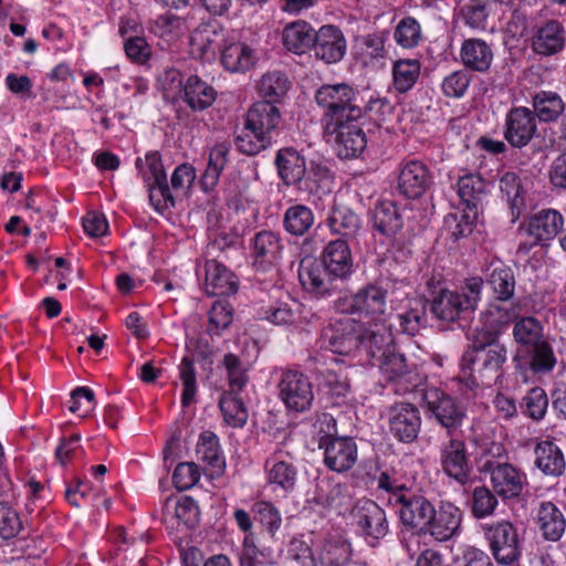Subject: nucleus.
<instances>
[{"label":"nucleus","instance_id":"aec40b11","mask_svg":"<svg viewBox=\"0 0 566 566\" xmlns=\"http://www.w3.org/2000/svg\"><path fill=\"white\" fill-rule=\"evenodd\" d=\"M564 227L563 216L555 209H543L533 214L525 226H521L536 242L555 238Z\"/></svg>","mask_w":566,"mask_h":566},{"label":"nucleus","instance_id":"7ed1b4c3","mask_svg":"<svg viewBox=\"0 0 566 566\" xmlns=\"http://www.w3.org/2000/svg\"><path fill=\"white\" fill-rule=\"evenodd\" d=\"M483 281L472 277L467 281L462 292L441 289L431 301L430 310L434 317L442 323H453L465 313L475 310Z\"/></svg>","mask_w":566,"mask_h":566},{"label":"nucleus","instance_id":"5701e85b","mask_svg":"<svg viewBox=\"0 0 566 566\" xmlns=\"http://www.w3.org/2000/svg\"><path fill=\"white\" fill-rule=\"evenodd\" d=\"M462 512L452 503L442 504L438 511L434 510V516L431 517L427 533H430L438 541L451 538L460 528Z\"/></svg>","mask_w":566,"mask_h":566},{"label":"nucleus","instance_id":"f8f14e48","mask_svg":"<svg viewBox=\"0 0 566 566\" xmlns=\"http://www.w3.org/2000/svg\"><path fill=\"white\" fill-rule=\"evenodd\" d=\"M432 185L433 176L423 163L411 160L400 168L397 189L407 199L422 197Z\"/></svg>","mask_w":566,"mask_h":566},{"label":"nucleus","instance_id":"13d9d810","mask_svg":"<svg viewBox=\"0 0 566 566\" xmlns=\"http://www.w3.org/2000/svg\"><path fill=\"white\" fill-rule=\"evenodd\" d=\"M158 84L165 99L176 102L182 97L185 84L182 82L181 73L178 70H165L158 77Z\"/></svg>","mask_w":566,"mask_h":566},{"label":"nucleus","instance_id":"ddd939ff","mask_svg":"<svg viewBox=\"0 0 566 566\" xmlns=\"http://www.w3.org/2000/svg\"><path fill=\"white\" fill-rule=\"evenodd\" d=\"M318 343L322 349L331 350L338 355H348L357 348L355 321L345 318L325 326L321 332Z\"/></svg>","mask_w":566,"mask_h":566},{"label":"nucleus","instance_id":"dca6fc26","mask_svg":"<svg viewBox=\"0 0 566 566\" xmlns=\"http://www.w3.org/2000/svg\"><path fill=\"white\" fill-rule=\"evenodd\" d=\"M346 40L343 32L334 25H323L315 32L312 50L316 59L333 64L339 62L346 53Z\"/></svg>","mask_w":566,"mask_h":566},{"label":"nucleus","instance_id":"473e14b6","mask_svg":"<svg viewBox=\"0 0 566 566\" xmlns=\"http://www.w3.org/2000/svg\"><path fill=\"white\" fill-rule=\"evenodd\" d=\"M461 59L467 67L485 72L493 61V52L486 42L479 39H469L462 44Z\"/></svg>","mask_w":566,"mask_h":566},{"label":"nucleus","instance_id":"9d476101","mask_svg":"<svg viewBox=\"0 0 566 566\" xmlns=\"http://www.w3.org/2000/svg\"><path fill=\"white\" fill-rule=\"evenodd\" d=\"M355 524L361 533L373 541L384 538L389 524L385 511L371 500H360L352 511Z\"/></svg>","mask_w":566,"mask_h":566},{"label":"nucleus","instance_id":"72a5a7b5","mask_svg":"<svg viewBox=\"0 0 566 566\" xmlns=\"http://www.w3.org/2000/svg\"><path fill=\"white\" fill-rule=\"evenodd\" d=\"M486 188V182L478 175L470 174L458 180V195L465 208L474 213L482 208Z\"/></svg>","mask_w":566,"mask_h":566},{"label":"nucleus","instance_id":"2eb2a0df","mask_svg":"<svg viewBox=\"0 0 566 566\" xmlns=\"http://www.w3.org/2000/svg\"><path fill=\"white\" fill-rule=\"evenodd\" d=\"M392 335L382 323L375 322L357 329V347L363 348L370 357V364L384 357L394 347Z\"/></svg>","mask_w":566,"mask_h":566},{"label":"nucleus","instance_id":"f03ea898","mask_svg":"<svg viewBox=\"0 0 566 566\" xmlns=\"http://www.w3.org/2000/svg\"><path fill=\"white\" fill-rule=\"evenodd\" d=\"M507 352L504 345H493L492 349L464 352L461 360L460 379L470 389L490 387L502 376V366Z\"/></svg>","mask_w":566,"mask_h":566},{"label":"nucleus","instance_id":"052dcab7","mask_svg":"<svg viewBox=\"0 0 566 566\" xmlns=\"http://www.w3.org/2000/svg\"><path fill=\"white\" fill-rule=\"evenodd\" d=\"M401 332L408 335H416L427 326V313L422 304L412 307L398 315Z\"/></svg>","mask_w":566,"mask_h":566},{"label":"nucleus","instance_id":"49530a36","mask_svg":"<svg viewBox=\"0 0 566 566\" xmlns=\"http://www.w3.org/2000/svg\"><path fill=\"white\" fill-rule=\"evenodd\" d=\"M526 360L535 374L549 373L556 365V357L546 338L526 348Z\"/></svg>","mask_w":566,"mask_h":566},{"label":"nucleus","instance_id":"f3484780","mask_svg":"<svg viewBox=\"0 0 566 566\" xmlns=\"http://www.w3.org/2000/svg\"><path fill=\"white\" fill-rule=\"evenodd\" d=\"M357 120L344 119L334 124L333 133L336 134V150L342 158L358 157L366 148V135Z\"/></svg>","mask_w":566,"mask_h":566},{"label":"nucleus","instance_id":"7c9ffc66","mask_svg":"<svg viewBox=\"0 0 566 566\" xmlns=\"http://www.w3.org/2000/svg\"><path fill=\"white\" fill-rule=\"evenodd\" d=\"M345 499V485L337 483L329 478H321L316 480L310 503L323 509H337L344 504Z\"/></svg>","mask_w":566,"mask_h":566},{"label":"nucleus","instance_id":"6e6552de","mask_svg":"<svg viewBox=\"0 0 566 566\" xmlns=\"http://www.w3.org/2000/svg\"><path fill=\"white\" fill-rule=\"evenodd\" d=\"M480 471L490 474L494 492L503 499L520 496L526 484L525 475L507 462L488 459Z\"/></svg>","mask_w":566,"mask_h":566},{"label":"nucleus","instance_id":"a211bd4d","mask_svg":"<svg viewBox=\"0 0 566 566\" xmlns=\"http://www.w3.org/2000/svg\"><path fill=\"white\" fill-rule=\"evenodd\" d=\"M390 431L401 442H412L419 433L421 418L418 409L407 402H400L390 409Z\"/></svg>","mask_w":566,"mask_h":566},{"label":"nucleus","instance_id":"6ab92c4d","mask_svg":"<svg viewBox=\"0 0 566 566\" xmlns=\"http://www.w3.org/2000/svg\"><path fill=\"white\" fill-rule=\"evenodd\" d=\"M441 465L443 471L461 484L470 479L471 468L467 455V447L462 440L450 439L441 448Z\"/></svg>","mask_w":566,"mask_h":566},{"label":"nucleus","instance_id":"4468645a","mask_svg":"<svg viewBox=\"0 0 566 566\" xmlns=\"http://www.w3.org/2000/svg\"><path fill=\"white\" fill-rule=\"evenodd\" d=\"M401 505L400 520L405 526L427 533L431 517L434 516V507L430 501L421 495L400 494L396 500Z\"/></svg>","mask_w":566,"mask_h":566},{"label":"nucleus","instance_id":"3c124183","mask_svg":"<svg viewBox=\"0 0 566 566\" xmlns=\"http://www.w3.org/2000/svg\"><path fill=\"white\" fill-rule=\"evenodd\" d=\"M223 42L222 32L211 25H202L195 30L191 35L192 45L197 46L201 55H214Z\"/></svg>","mask_w":566,"mask_h":566},{"label":"nucleus","instance_id":"69168bd1","mask_svg":"<svg viewBox=\"0 0 566 566\" xmlns=\"http://www.w3.org/2000/svg\"><path fill=\"white\" fill-rule=\"evenodd\" d=\"M461 14L468 25L484 29L488 11L484 0H469L462 8Z\"/></svg>","mask_w":566,"mask_h":566},{"label":"nucleus","instance_id":"6e6d98bb","mask_svg":"<svg viewBox=\"0 0 566 566\" xmlns=\"http://www.w3.org/2000/svg\"><path fill=\"white\" fill-rule=\"evenodd\" d=\"M497 506L496 495L486 486H476L470 499V507L475 518L491 516Z\"/></svg>","mask_w":566,"mask_h":566},{"label":"nucleus","instance_id":"0eeeda50","mask_svg":"<svg viewBox=\"0 0 566 566\" xmlns=\"http://www.w3.org/2000/svg\"><path fill=\"white\" fill-rule=\"evenodd\" d=\"M279 390L281 400L292 411H306L314 400L312 382L307 376L296 370L282 373Z\"/></svg>","mask_w":566,"mask_h":566},{"label":"nucleus","instance_id":"c85d7f7f","mask_svg":"<svg viewBox=\"0 0 566 566\" xmlns=\"http://www.w3.org/2000/svg\"><path fill=\"white\" fill-rule=\"evenodd\" d=\"M314 29L305 21L287 24L282 33L284 48L295 54H303L313 48Z\"/></svg>","mask_w":566,"mask_h":566},{"label":"nucleus","instance_id":"2f4dec72","mask_svg":"<svg viewBox=\"0 0 566 566\" xmlns=\"http://www.w3.org/2000/svg\"><path fill=\"white\" fill-rule=\"evenodd\" d=\"M537 525L545 539L556 542L565 532L566 520L554 503L544 502L538 509Z\"/></svg>","mask_w":566,"mask_h":566},{"label":"nucleus","instance_id":"4be33fe9","mask_svg":"<svg viewBox=\"0 0 566 566\" xmlns=\"http://www.w3.org/2000/svg\"><path fill=\"white\" fill-rule=\"evenodd\" d=\"M565 44V30L556 20H548L538 27L533 40V50L541 55H553L563 50Z\"/></svg>","mask_w":566,"mask_h":566},{"label":"nucleus","instance_id":"774afa93","mask_svg":"<svg viewBox=\"0 0 566 566\" xmlns=\"http://www.w3.org/2000/svg\"><path fill=\"white\" fill-rule=\"evenodd\" d=\"M295 468L285 461L276 462L269 472V481L280 485L284 490L292 489L295 484Z\"/></svg>","mask_w":566,"mask_h":566},{"label":"nucleus","instance_id":"603ef678","mask_svg":"<svg viewBox=\"0 0 566 566\" xmlns=\"http://www.w3.org/2000/svg\"><path fill=\"white\" fill-rule=\"evenodd\" d=\"M350 546L339 538H331L323 545L319 562L323 566H344L350 558Z\"/></svg>","mask_w":566,"mask_h":566},{"label":"nucleus","instance_id":"b1692460","mask_svg":"<svg viewBox=\"0 0 566 566\" xmlns=\"http://www.w3.org/2000/svg\"><path fill=\"white\" fill-rule=\"evenodd\" d=\"M275 166L286 186L298 185L306 172L304 156L291 147L282 148L276 153Z\"/></svg>","mask_w":566,"mask_h":566},{"label":"nucleus","instance_id":"f704fd0d","mask_svg":"<svg viewBox=\"0 0 566 566\" xmlns=\"http://www.w3.org/2000/svg\"><path fill=\"white\" fill-rule=\"evenodd\" d=\"M374 226L384 235L394 238L402 228V217L394 201H381L374 210Z\"/></svg>","mask_w":566,"mask_h":566},{"label":"nucleus","instance_id":"39448f33","mask_svg":"<svg viewBox=\"0 0 566 566\" xmlns=\"http://www.w3.org/2000/svg\"><path fill=\"white\" fill-rule=\"evenodd\" d=\"M492 556L499 565L511 566L522 554L517 528L509 521L502 520L482 527Z\"/></svg>","mask_w":566,"mask_h":566},{"label":"nucleus","instance_id":"58836bf2","mask_svg":"<svg viewBox=\"0 0 566 566\" xmlns=\"http://www.w3.org/2000/svg\"><path fill=\"white\" fill-rule=\"evenodd\" d=\"M533 113L541 122H556L565 111L562 97L555 92L541 91L533 96Z\"/></svg>","mask_w":566,"mask_h":566},{"label":"nucleus","instance_id":"1a4fd4ad","mask_svg":"<svg viewBox=\"0 0 566 566\" xmlns=\"http://www.w3.org/2000/svg\"><path fill=\"white\" fill-rule=\"evenodd\" d=\"M147 170L144 179L149 191V200L156 210H166L175 206L174 197L167 182V176L158 153L146 155Z\"/></svg>","mask_w":566,"mask_h":566},{"label":"nucleus","instance_id":"864d4df0","mask_svg":"<svg viewBox=\"0 0 566 566\" xmlns=\"http://www.w3.org/2000/svg\"><path fill=\"white\" fill-rule=\"evenodd\" d=\"M376 365H378L380 371L389 381L399 380L410 373L406 357L397 353L395 346L377 360Z\"/></svg>","mask_w":566,"mask_h":566},{"label":"nucleus","instance_id":"c756f323","mask_svg":"<svg viewBox=\"0 0 566 566\" xmlns=\"http://www.w3.org/2000/svg\"><path fill=\"white\" fill-rule=\"evenodd\" d=\"M216 91L197 75H191L185 83L182 97L192 111H203L210 107L216 99Z\"/></svg>","mask_w":566,"mask_h":566},{"label":"nucleus","instance_id":"0e129e2a","mask_svg":"<svg viewBox=\"0 0 566 566\" xmlns=\"http://www.w3.org/2000/svg\"><path fill=\"white\" fill-rule=\"evenodd\" d=\"M229 153V148L224 144L216 145L209 155V163L203 175L205 182H210L213 185L219 178L220 172L224 168L227 164V155Z\"/></svg>","mask_w":566,"mask_h":566},{"label":"nucleus","instance_id":"09e8293b","mask_svg":"<svg viewBox=\"0 0 566 566\" xmlns=\"http://www.w3.org/2000/svg\"><path fill=\"white\" fill-rule=\"evenodd\" d=\"M515 340L526 348L545 339L541 322L533 316L518 318L513 328Z\"/></svg>","mask_w":566,"mask_h":566},{"label":"nucleus","instance_id":"bb28decb","mask_svg":"<svg viewBox=\"0 0 566 566\" xmlns=\"http://www.w3.org/2000/svg\"><path fill=\"white\" fill-rule=\"evenodd\" d=\"M321 264L328 268L329 273L347 277L353 270V259L346 241H331L324 249Z\"/></svg>","mask_w":566,"mask_h":566},{"label":"nucleus","instance_id":"ea45409f","mask_svg":"<svg viewBox=\"0 0 566 566\" xmlns=\"http://www.w3.org/2000/svg\"><path fill=\"white\" fill-rule=\"evenodd\" d=\"M315 217L311 208L305 205H294L287 208L283 216L284 230L295 237H302L314 227Z\"/></svg>","mask_w":566,"mask_h":566},{"label":"nucleus","instance_id":"4d7b16f0","mask_svg":"<svg viewBox=\"0 0 566 566\" xmlns=\"http://www.w3.org/2000/svg\"><path fill=\"white\" fill-rule=\"evenodd\" d=\"M521 408L533 420H542L548 408V397L543 388L534 387L523 397Z\"/></svg>","mask_w":566,"mask_h":566},{"label":"nucleus","instance_id":"e433bc0d","mask_svg":"<svg viewBox=\"0 0 566 566\" xmlns=\"http://www.w3.org/2000/svg\"><path fill=\"white\" fill-rule=\"evenodd\" d=\"M486 284L492 290L494 298L497 301H509L514 295L515 276L511 268L499 264H492L490 273L486 276Z\"/></svg>","mask_w":566,"mask_h":566},{"label":"nucleus","instance_id":"c9c22d12","mask_svg":"<svg viewBox=\"0 0 566 566\" xmlns=\"http://www.w3.org/2000/svg\"><path fill=\"white\" fill-rule=\"evenodd\" d=\"M537 468L546 475L559 476L565 471V459L560 449L549 441H542L535 449Z\"/></svg>","mask_w":566,"mask_h":566},{"label":"nucleus","instance_id":"5fc2aeb1","mask_svg":"<svg viewBox=\"0 0 566 566\" xmlns=\"http://www.w3.org/2000/svg\"><path fill=\"white\" fill-rule=\"evenodd\" d=\"M271 137L262 132L243 128L242 134L235 137V146L242 154L254 156L271 145Z\"/></svg>","mask_w":566,"mask_h":566},{"label":"nucleus","instance_id":"79ce46f5","mask_svg":"<svg viewBox=\"0 0 566 566\" xmlns=\"http://www.w3.org/2000/svg\"><path fill=\"white\" fill-rule=\"evenodd\" d=\"M290 88L287 76L281 71H271L262 75L258 83L259 94L271 103H279Z\"/></svg>","mask_w":566,"mask_h":566},{"label":"nucleus","instance_id":"cd10ccee","mask_svg":"<svg viewBox=\"0 0 566 566\" xmlns=\"http://www.w3.org/2000/svg\"><path fill=\"white\" fill-rule=\"evenodd\" d=\"M197 459L207 464L211 476H219L226 468L224 458L220 453L219 439L212 431H203L196 449Z\"/></svg>","mask_w":566,"mask_h":566},{"label":"nucleus","instance_id":"a19ab883","mask_svg":"<svg viewBox=\"0 0 566 566\" xmlns=\"http://www.w3.org/2000/svg\"><path fill=\"white\" fill-rule=\"evenodd\" d=\"M387 291L378 284H368L356 293L359 314L381 315L386 311Z\"/></svg>","mask_w":566,"mask_h":566},{"label":"nucleus","instance_id":"f257e3e1","mask_svg":"<svg viewBox=\"0 0 566 566\" xmlns=\"http://www.w3.org/2000/svg\"><path fill=\"white\" fill-rule=\"evenodd\" d=\"M315 101L323 109L324 116L329 118L327 127L344 119H359L364 113L387 106L381 99L370 101L361 106L359 93L346 83L326 84L315 93Z\"/></svg>","mask_w":566,"mask_h":566},{"label":"nucleus","instance_id":"412c9836","mask_svg":"<svg viewBox=\"0 0 566 566\" xmlns=\"http://www.w3.org/2000/svg\"><path fill=\"white\" fill-rule=\"evenodd\" d=\"M344 279V276H336L329 273L328 268L321 263L304 266L300 271L302 284L312 293L322 296L338 290V283L343 282Z\"/></svg>","mask_w":566,"mask_h":566},{"label":"nucleus","instance_id":"4c0bfd02","mask_svg":"<svg viewBox=\"0 0 566 566\" xmlns=\"http://www.w3.org/2000/svg\"><path fill=\"white\" fill-rule=\"evenodd\" d=\"M500 190L505 196L511 210L512 222H515L525 211L524 189L515 172H505L500 179Z\"/></svg>","mask_w":566,"mask_h":566},{"label":"nucleus","instance_id":"423d86ee","mask_svg":"<svg viewBox=\"0 0 566 566\" xmlns=\"http://www.w3.org/2000/svg\"><path fill=\"white\" fill-rule=\"evenodd\" d=\"M423 400L430 417L451 434L458 430L467 417L465 408L453 397L438 388H429Z\"/></svg>","mask_w":566,"mask_h":566},{"label":"nucleus","instance_id":"9b49d317","mask_svg":"<svg viewBox=\"0 0 566 566\" xmlns=\"http://www.w3.org/2000/svg\"><path fill=\"white\" fill-rule=\"evenodd\" d=\"M537 125L535 115L527 107H513L505 117L504 137L506 142L515 147L526 146L535 136Z\"/></svg>","mask_w":566,"mask_h":566},{"label":"nucleus","instance_id":"a878e982","mask_svg":"<svg viewBox=\"0 0 566 566\" xmlns=\"http://www.w3.org/2000/svg\"><path fill=\"white\" fill-rule=\"evenodd\" d=\"M205 282L210 295H229L237 292L234 275L220 262L209 260L205 264Z\"/></svg>","mask_w":566,"mask_h":566},{"label":"nucleus","instance_id":"a18cd8bd","mask_svg":"<svg viewBox=\"0 0 566 566\" xmlns=\"http://www.w3.org/2000/svg\"><path fill=\"white\" fill-rule=\"evenodd\" d=\"M221 62L231 72H244L254 64V56L248 45L231 43L223 49Z\"/></svg>","mask_w":566,"mask_h":566},{"label":"nucleus","instance_id":"bf43d9fd","mask_svg":"<svg viewBox=\"0 0 566 566\" xmlns=\"http://www.w3.org/2000/svg\"><path fill=\"white\" fill-rule=\"evenodd\" d=\"M179 373L184 385L181 405L182 407H188L195 401L197 394L196 371L193 368V360L190 357L186 356L182 358L179 366Z\"/></svg>","mask_w":566,"mask_h":566},{"label":"nucleus","instance_id":"20e7f679","mask_svg":"<svg viewBox=\"0 0 566 566\" xmlns=\"http://www.w3.org/2000/svg\"><path fill=\"white\" fill-rule=\"evenodd\" d=\"M328 432L319 438L318 448L324 450V463L332 471L343 473L350 470L357 461V444L348 437H336L335 420L323 415Z\"/></svg>","mask_w":566,"mask_h":566},{"label":"nucleus","instance_id":"de8ad7c7","mask_svg":"<svg viewBox=\"0 0 566 566\" xmlns=\"http://www.w3.org/2000/svg\"><path fill=\"white\" fill-rule=\"evenodd\" d=\"M238 392L239 391L224 392L219 400V407L226 422L235 428L244 426L248 420L247 408L243 401L238 397Z\"/></svg>","mask_w":566,"mask_h":566},{"label":"nucleus","instance_id":"c03bdc74","mask_svg":"<svg viewBox=\"0 0 566 566\" xmlns=\"http://www.w3.org/2000/svg\"><path fill=\"white\" fill-rule=\"evenodd\" d=\"M421 64L418 60H399L394 63V87L399 93L410 91L420 75Z\"/></svg>","mask_w":566,"mask_h":566},{"label":"nucleus","instance_id":"37998d69","mask_svg":"<svg viewBox=\"0 0 566 566\" xmlns=\"http://www.w3.org/2000/svg\"><path fill=\"white\" fill-rule=\"evenodd\" d=\"M327 224L334 233L353 238L360 229V219L348 208L334 207L327 218Z\"/></svg>","mask_w":566,"mask_h":566},{"label":"nucleus","instance_id":"393cba45","mask_svg":"<svg viewBox=\"0 0 566 566\" xmlns=\"http://www.w3.org/2000/svg\"><path fill=\"white\" fill-rule=\"evenodd\" d=\"M281 123V113L275 103L255 102L247 114V127L269 135Z\"/></svg>","mask_w":566,"mask_h":566},{"label":"nucleus","instance_id":"680f3d73","mask_svg":"<svg viewBox=\"0 0 566 566\" xmlns=\"http://www.w3.org/2000/svg\"><path fill=\"white\" fill-rule=\"evenodd\" d=\"M395 39L403 48L416 46L421 39L420 24L410 17L402 19L396 27Z\"/></svg>","mask_w":566,"mask_h":566},{"label":"nucleus","instance_id":"338daca9","mask_svg":"<svg viewBox=\"0 0 566 566\" xmlns=\"http://www.w3.org/2000/svg\"><path fill=\"white\" fill-rule=\"evenodd\" d=\"M199 479L200 473L193 462L179 463L172 473L174 484L180 491L190 489Z\"/></svg>","mask_w":566,"mask_h":566},{"label":"nucleus","instance_id":"8fccbe9b","mask_svg":"<svg viewBox=\"0 0 566 566\" xmlns=\"http://www.w3.org/2000/svg\"><path fill=\"white\" fill-rule=\"evenodd\" d=\"M253 245L255 259L261 264L275 262L282 248L279 237L272 231L256 233Z\"/></svg>","mask_w":566,"mask_h":566},{"label":"nucleus","instance_id":"e2e57ef3","mask_svg":"<svg viewBox=\"0 0 566 566\" xmlns=\"http://www.w3.org/2000/svg\"><path fill=\"white\" fill-rule=\"evenodd\" d=\"M222 364L228 374V380L231 390L240 391L248 382L247 370L241 360L233 354H226Z\"/></svg>","mask_w":566,"mask_h":566}]
</instances>
